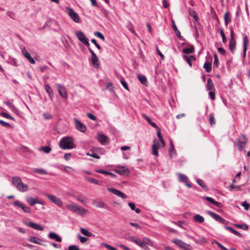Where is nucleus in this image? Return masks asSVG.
I'll return each instance as SVG.
<instances>
[{"label":"nucleus","instance_id":"1","mask_svg":"<svg viewBox=\"0 0 250 250\" xmlns=\"http://www.w3.org/2000/svg\"><path fill=\"white\" fill-rule=\"evenodd\" d=\"M59 146L62 149H72L75 147L74 140L70 137H63L60 142Z\"/></svg>","mask_w":250,"mask_h":250},{"label":"nucleus","instance_id":"2","mask_svg":"<svg viewBox=\"0 0 250 250\" xmlns=\"http://www.w3.org/2000/svg\"><path fill=\"white\" fill-rule=\"evenodd\" d=\"M66 208L70 211L81 216L84 215L88 211L87 210L81 206H78L74 203L71 204H67L66 205Z\"/></svg>","mask_w":250,"mask_h":250},{"label":"nucleus","instance_id":"3","mask_svg":"<svg viewBox=\"0 0 250 250\" xmlns=\"http://www.w3.org/2000/svg\"><path fill=\"white\" fill-rule=\"evenodd\" d=\"M12 182L20 191L24 192L28 189V186L24 184L19 177H14L12 179Z\"/></svg>","mask_w":250,"mask_h":250},{"label":"nucleus","instance_id":"4","mask_svg":"<svg viewBox=\"0 0 250 250\" xmlns=\"http://www.w3.org/2000/svg\"><path fill=\"white\" fill-rule=\"evenodd\" d=\"M247 142V138L244 135L241 136L240 138L237 139L234 142V144L236 145L239 150H242L245 147L246 144Z\"/></svg>","mask_w":250,"mask_h":250},{"label":"nucleus","instance_id":"5","mask_svg":"<svg viewBox=\"0 0 250 250\" xmlns=\"http://www.w3.org/2000/svg\"><path fill=\"white\" fill-rule=\"evenodd\" d=\"M45 196L47 197L49 200L51 201L52 203H53L58 207L60 208L62 207L63 202L60 198L57 197L55 195L49 194H45Z\"/></svg>","mask_w":250,"mask_h":250},{"label":"nucleus","instance_id":"6","mask_svg":"<svg viewBox=\"0 0 250 250\" xmlns=\"http://www.w3.org/2000/svg\"><path fill=\"white\" fill-rule=\"evenodd\" d=\"M230 32V39L229 41V47L231 52L233 53L235 49L236 41L234 37V31L232 26L229 27Z\"/></svg>","mask_w":250,"mask_h":250},{"label":"nucleus","instance_id":"7","mask_svg":"<svg viewBox=\"0 0 250 250\" xmlns=\"http://www.w3.org/2000/svg\"><path fill=\"white\" fill-rule=\"evenodd\" d=\"M88 49L91 54V59L90 61L91 63L92 64L94 68H99L100 66V64L99 62L98 58L91 48L88 47Z\"/></svg>","mask_w":250,"mask_h":250},{"label":"nucleus","instance_id":"8","mask_svg":"<svg viewBox=\"0 0 250 250\" xmlns=\"http://www.w3.org/2000/svg\"><path fill=\"white\" fill-rule=\"evenodd\" d=\"M78 40L84 44L88 48L89 47L90 44L88 42V38L85 36L84 33L81 31H77L76 33Z\"/></svg>","mask_w":250,"mask_h":250},{"label":"nucleus","instance_id":"9","mask_svg":"<svg viewBox=\"0 0 250 250\" xmlns=\"http://www.w3.org/2000/svg\"><path fill=\"white\" fill-rule=\"evenodd\" d=\"M26 202L31 206H34L36 204H39L42 205H45V203L39 200L38 198H33L32 197H27L26 198Z\"/></svg>","mask_w":250,"mask_h":250},{"label":"nucleus","instance_id":"10","mask_svg":"<svg viewBox=\"0 0 250 250\" xmlns=\"http://www.w3.org/2000/svg\"><path fill=\"white\" fill-rule=\"evenodd\" d=\"M207 213L208 215H209L211 217H212L214 219L222 224H227L228 223V221L227 220L221 217L219 215L215 213H214L209 210L207 211Z\"/></svg>","mask_w":250,"mask_h":250},{"label":"nucleus","instance_id":"11","mask_svg":"<svg viewBox=\"0 0 250 250\" xmlns=\"http://www.w3.org/2000/svg\"><path fill=\"white\" fill-rule=\"evenodd\" d=\"M164 146H161V144H159L158 141L156 139H155L153 140L152 146V154L156 157L158 156L159 154L157 150L160 147H163Z\"/></svg>","mask_w":250,"mask_h":250},{"label":"nucleus","instance_id":"12","mask_svg":"<svg viewBox=\"0 0 250 250\" xmlns=\"http://www.w3.org/2000/svg\"><path fill=\"white\" fill-rule=\"evenodd\" d=\"M177 175L179 182L184 183L188 188L191 187V185L188 182V178L186 175L178 173Z\"/></svg>","mask_w":250,"mask_h":250},{"label":"nucleus","instance_id":"13","mask_svg":"<svg viewBox=\"0 0 250 250\" xmlns=\"http://www.w3.org/2000/svg\"><path fill=\"white\" fill-rule=\"evenodd\" d=\"M107 190L108 191L123 199L127 198V196L125 193L116 188H108Z\"/></svg>","mask_w":250,"mask_h":250},{"label":"nucleus","instance_id":"14","mask_svg":"<svg viewBox=\"0 0 250 250\" xmlns=\"http://www.w3.org/2000/svg\"><path fill=\"white\" fill-rule=\"evenodd\" d=\"M74 121L75 123L77 129L82 132H85L86 131V126L77 119L74 118Z\"/></svg>","mask_w":250,"mask_h":250},{"label":"nucleus","instance_id":"15","mask_svg":"<svg viewBox=\"0 0 250 250\" xmlns=\"http://www.w3.org/2000/svg\"><path fill=\"white\" fill-rule=\"evenodd\" d=\"M57 86L60 95L63 98H67L68 94L65 87L59 83L57 84Z\"/></svg>","mask_w":250,"mask_h":250},{"label":"nucleus","instance_id":"16","mask_svg":"<svg viewBox=\"0 0 250 250\" xmlns=\"http://www.w3.org/2000/svg\"><path fill=\"white\" fill-rule=\"evenodd\" d=\"M68 14L70 18L75 22H79L80 18L79 15L72 8L68 9Z\"/></svg>","mask_w":250,"mask_h":250},{"label":"nucleus","instance_id":"17","mask_svg":"<svg viewBox=\"0 0 250 250\" xmlns=\"http://www.w3.org/2000/svg\"><path fill=\"white\" fill-rule=\"evenodd\" d=\"M21 53L24 57L28 60V61L32 64H35V61L34 59L31 57L30 53L26 50L25 48H23L21 50Z\"/></svg>","mask_w":250,"mask_h":250},{"label":"nucleus","instance_id":"18","mask_svg":"<svg viewBox=\"0 0 250 250\" xmlns=\"http://www.w3.org/2000/svg\"><path fill=\"white\" fill-rule=\"evenodd\" d=\"M127 239L129 241L134 242L135 244H136L137 245H138L142 248L145 245L143 239L142 240V241H141L140 240L135 238L134 236H130Z\"/></svg>","mask_w":250,"mask_h":250},{"label":"nucleus","instance_id":"19","mask_svg":"<svg viewBox=\"0 0 250 250\" xmlns=\"http://www.w3.org/2000/svg\"><path fill=\"white\" fill-rule=\"evenodd\" d=\"M25 225L30 228H32L36 229V230H41V231H42L44 230V228L40 226L39 225H38L36 223H33L32 222H30L29 223H25Z\"/></svg>","mask_w":250,"mask_h":250},{"label":"nucleus","instance_id":"20","mask_svg":"<svg viewBox=\"0 0 250 250\" xmlns=\"http://www.w3.org/2000/svg\"><path fill=\"white\" fill-rule=\"evenodd\" d=\"M48 237L52 240H55L58 242H61L62 241V238L56 233L54 232H50L48 234Z\"/></svg>","mask_w":250,"mask_h":250},{"label":"nucleus","instance_id":"21","mask_svg":"<svg viewBox=\"0 0 250 250\" xmlns=\"http://www.w3.org/2000/svg\"><path fill=\"white\" fill-rule=\"evenodd\" d=\"M249 43V40L246 36H245L243 40V58L245 59L246 56V51L248 48V45Z\"/></svg>","mask_w":250,"mask_h":250},{"label":"nucleus","instance_id":"22","mask_svg":"<svg viewBox=\"0 0 250 250\" xmlns=\"http://www.w3.org/2000/svg\"><path fill=\"white\" fill-rule=\"evenodd\" d=\"M114 171L117 173L123 175L125 174L127 172H128V169L125 167L122 166L117 167L114 170Z\"/></svg>","mask_w":250,"mask_h":250},{"label":"nucleus","instance_id":"23","mask_svg":"<svg viewBox=\"0 0 250 250\" xmlns=\"http://www.w3.org/2000/svg\"><path fill=\"white\" fill-rule=\"evenodd\" d=\"M202 198L204 199H206L208 201L213 204L216 207H221L222 205V204L221 203L214 201V199L211 197L208 196H203Z\"/></svg>","mask_w":250,"mask_h":250},{"label":"nucleus","instance_id":"24","mask_svg":"<svg viewBox=\"0 0 250 250\" xmlns=\"http://www.w3.org/2000/svg\"><path fill=\"white\" fill-rule=\"evenodd\" d=\"M183 57L187 61V62L188 63V64L190 67L192 66V62H195L196 60L195 58L191 55H184Z\"/></svg>","mask_w":250,"mask_h":250},{"label":"nucleus","instance_id":"25","mask_svg":"<svg viewBox=\"0 0 250 250\" xmlns=\"http://www.w3.org/2000/svg\"><path fill=\"white\" fill-rule=\"evenodd\" d=\"M172 242L181 248H185V246L187 245L185 243L178 239H173Z\"/></svg>","mask_w":250,"mask_h":250},{"label":"nucleus","instance_id":"26","mask_svg":"<svg viewBox=\"0 0 250 250\" xmlns=\"http://www.w3.org/2000/svg\"><path fill=\"white\" fill-rule=\"evenodd\" d=\"M142 117L145 119L147 122H148V123L149 124H150L151 125H152L153 127L156 128H158V126L157 125L153 122L151 119L145 114H142Z\"/></svg>","mask_w":250,"mask_h":250},{"label":"nucleus","instance_id":"27","mask_svg":"<svg viewBox=\"0 0 250 250\" xmlns=\"http://www.w3.org/2000/svg\"><path fill=\"white\" fill-rule=\"evenodd\" d=\"M32 172L40 174L41 175H46L47 174V172L44 169L40 168H34L32 169Z\"/></svg>","mask_w":250,"mask_h":250},{"label":"nucleus","instance_id":"28","mask_svg":"<svg viewBox=\"0 0 250 250\" xmlns=\"http://www.w3.org/2000/svg\"><path fill=\"white\" fill-rule=\"evenodd\" d=\"M93 205L96 206L97 208H105V204L102 201H99L97 200H93Z\"/></svg>","mask_w":250,"mask_h":250},{"label":"nucleus","instance_id":"29","mask_svg":"<svg viewBox=\"0 0 250 250\" xmlns=\"http://www.w3.org/2000/svg\"><path fill=\"white\" fill-rule=\"evenodd\" d=\"M97 139L101 144L104 145L106 142L107 137L103 134H99L98 135Z\"/></svg>","mask_w":250,"mask_h":250},{"label":"nucleus","instance_id":"30","mask_svg":"<svg viewBox=\"0 0 250 250\" xmlns=\"http://www.w3.org/2000/svg\"><path fill=\"white\" fill-rule=\"evenodd\" d=\"M29 241L31 243L40 245L41 244V242L42 241V240L35 236H31L29 238Z\"/></svg>","mask_w":250,"mask_h":250},{"label":"nucleus","instance_id":"31","mask_svg":"<svg viewBox=\"0 0 250 250\" xmlns=\"http://www.w3.org/2000/svg\"><path fill=\"white\" fill-rule=\"evenodd\" d=\"M193 220L195 222L202 223L204 222L205 219L204 218L199 214H196L193 216Z\"/></svg>","mask_w":250,"mask_h":250},{"label":"nucleus","instance_id":"32","mask_svg":"<svg viewBox=\"0 0 250 250\" xmlns=\"http://www.w3.org/2000/svg\"><path fill=\"white\" fill-rule=\"evenodd\" d=\"M225 229L228 230L230 231L231 233L234 234L235 235L238 237L241 236V234L240 233H239V232H238L237 231H236V230H235L234 229L231 227L225 226Z\"/></svg>","mask_w":250,"mask_h":250},{"label":"nucleus","instance_id":"33","mask_svg":"<svg viewBox=\"0 0 250 250\" xmlns=\"http://www.w3.org/2000/svg\"><path fill=\"white\" fill-rule=\"evenodd\" d=\"M195 242L200 245H203L205 244H208V241L206 238L202 237L200 239L196 240Z\"/></svg>","mask_w":250,"mask_h":250},{"label":"nucleus","instance_id":"34","mask_svg":"<svg viewBox=\"0 0 250 250\" xmlns=\"http://www.w3.org/2000/svg\"><path fill=\"white\" fill-rule=\"evenodd\" d=\"M194 51V48L193 46H191L190 47L185 48L183 49V52L187 54H192Z\"/></svg>","mask_w":250,"mask_h":250},{"label":"nucleus","instance_id":"35","mask_svg":"<svg viewBox=\"0 0 250 250\" xmlns=\"http://www.w3.org/2000/svg\"><path fill=\"white\" fill-rule=\"evenodd\" d=\"M21 209L23 210V211L25 213H30L31 212V209L26 205H25L23 203L22 204V206L20 208Z\"/></svg>","mask_w":250,"mask_h":250},{"label":"nucleus","instance_id":"36","mask_svg":"<svg viewBox=\"0 0 250 250\" xmlns=\"http://www.w3.org/2000/svg\"><path fill=\"white\" fill-rule=\"evenodd\" d=\"M157 136L160 141V144H161V146H165V142H164V140L161 135V130L159 128H158V130L157 131Z\"/></svg>","mask_w":250,"mask_h":250},{"label":"nucleus","instance_id":"37","mask_svg":"<svg viewBox=\"0 0 250 250\" xmlns=\"http://www.w3.org/2000/svg\"><path fill=\"white\" fill-rule=\"evenodd\" d=\"M137 78L142 84H146L147 83V79L146 76L138 74L137 75Z\"/></svg>","mask_w":250,"mask_h":250},{"label":"nucleus","instance_id":"38","mask_svg":"<svg viewBox=\"0 0 250 250\" xmlns=\"http://www.w3.org/2000/svg\"><path fill=\"white\" fill-rule=\"evenodd\" d=\"M203 67L206 69L207 72L209 73L211 70V63L206 62L204 63Z\"/></svg>","mask_w":250,"mask_h":250},{"label":"nucleus","instance_id":"39","mask_svg":"<svg viewBox=\"0 0 250 250\" xmlns=\"http://www.w3.org/2000/svg\"><path fill=\"white\" fill-rule=\"evenodd\" d=\"M224 18L225 20V24L226 26H228L229 22L231 21V19L229 17V13L228 12L225 13Z\"/></svg>","mask_w":250,"mask_h":250},{"label":"nucleus","instance_id":"40","mask_svg":"<svg viewBox=\"0 0 250 250\" xmlns=\"http://www.w3.org/2000/svg\"><path fill=\"white\" fill-rule=\"evenodd\" d=\"M214 88V85L211 79H208L207 81V89L208 90H211Z\"/></svg>","mask_w":250,"mask_h":250},{"label":"nucleus","instance_id":"41","mask_svg":"<svg viewBox=\"0 0 250 250\" xmlns=\"http://www.w3.org/2000/svg\"><path fill=\"white\" fill-rule=\"evenodd\" d=\"M143 240L146 245H148L151 247H153L154 245L152 241L149 238L147 237H144Z\"/></svg>","mask_w":250,"mask_h":250},{"label":"nucleus","instance_id":"42","mask_svg":"<svg viewBox=\"0 0 250 250\" xmlns=\"http://www.w3.org/2000/svg\"><path fill=\"white\" fill-rule=\"evenodd\" d=\"M133 25L131 22L128 21L127 24L126 25V28L133 34L135 35H137V33L135 31L133 28Z\"/></svg>","mask_w":250,"mask_h":250},{"label":"nucleus","instance_id":"43","mask_svg":"<svg viewBox=\"0 0 250 250\" xmlns=\"http://www.w3.org/2000/svg\"><path fill=\"white\" fill-rule=\"evenodd\" d=\"M81 233L84 235L88 237H90L92 235V233L89 231H88L86 229L84 228L81 229Z\"/></svg>","mask_w":250,"mask_h":250},{"label":"nucleus","instance_id":"44","mask_svg":"<svg viewBox=\"0 0 250 250\" xmlns=\"http://www.w3.org/2000/svg\"><path fill=\"white\" fill-rule=\"evenodd\" d=\"M172 27L173 30L175 31L176 35L179 37H181V33L179 30L177 29V26H176L174 21H172Z\"/></svg>","mask_w":250,"mask_h":250},{"label":"nucleus","instance_id":"45","mask_svg":"<svg viewBox=\"0 0 250 250\" xmlns=\"http://www.w3.org/2000/svg\"><path fill=\"white\" fill-rule=\"evenodd\" d=\"M85 180L88 181L89 182L94 184L95 185L99 184V182L97 179L92 178H88V177H86L85 178Z\"/></svg>","mask_w":250,"mask_h":250},{"label":"nucleus","instance_id":"46","mask_svg":"<svg viewBox=\"0 0 250 250\" xmlns=\"http://www.w3.org/2000/svg\"><path fill=\"white\" fill-rule=\"evenodd\" d=\"M40 150L43 151L46 153H49L51 150V148L49 146H45L42 147L40 148Z\"/></svg>","mask_w":250,"mask_h":250},{"label":"nucleus","instance_id":"47","mask_svg":"<svg viewBox=\"0 0 250 250\" xmlns=\"http://www.w3.org/2000/svg\"><path fill=\"white\" fill-rule=\"evenodd\" d=\"M235 226L237 228L245 230H247L249 228L248 226L246 224H236Z\"/></svg>","mask_w":250,"mask_h":250},{"label":"nucleus","instance_id":"48","mask_svg":"<svg viewBox=\"0 0 250 250\" xmlns=\"http://www.w3.org/2000/svg\"><path fill=\"white\" fill-rule=\"evenodd\" d=\"M190 15L194 19L196 22H198L199 21V18H198L197 14L195 11H190Z\"/></svg>","mask_w":250,"mask_h":250},{"label":"nucleus","instance_id":"49","mask_svg":"<svg viewBox=\"0 0 250 250\" xmlns=\"http://www.w3.org/2000/svg\"><path fill=\"white\" fill-rule=\"evenodd\" d=\"M94 34L95 36L101 39L103 41L104 40V37L101 32H100L99 31H96V32H94Z\"/></svg>","mask_w":250,"mask_h":250},{"label":"nucleus","instance_id":"50","mask_svg":"<svg viewBox=\"0 0 250 250\" xmlns=\"http://www.w3.org/2000/svg\"><path fill=\"white\" fill-rule=\"evenodd\" d=\"M45 89L48 94H50L53 93V90L49 84H46L45 85Z\"/></svg>","mask_w":250,"mask_h":250},{"label":"nucleus","instance_id":"51","mask_svg":"<svg viewBox=\"0 0 250 250\" xmlns=\"http://www.w3.org/2000/svg\"><path fill=\"white\" fill-rule=\"evenodd\" d=\"M22 204L23 203L19 200H15L13 203V205L18 208H20Z\"/></svg>","mask_w":250,"mask_h":250},{"label":"nucleus","instance_id":"52","mask_svg":"<svg viewBox=\"0 0 250 250\" xmlns=\"http://www.w3.org/2000/svg\"><path fill=\"white\" fill-rule=\"evenodd\" d=\"M220 33L221 35V36L222 38V41L224 43H225L227 42V39L225 36V34L224 32V31L222 29H220Z\"/></svg>","mask_w":250,"mask_h":250},{"label":"nucleus","instance_id":"53","mask_svg":"<svg viewBox=\"0 0 250 250\" xmlns=\"http://www.w3.org/2000/svg\"><path fill=\"white\" fill-rule=\"evenodd\" d=\"M106 89L109 90L110 91H112L113 90V84L111 83H105Z\"/></svg>","mask_w":250,"mask_h":250},{"label":"nucleus","instance_id":"54","mask_svg":"<svg viewBox=\"0 0 250 250\" xmlns=\"http://www.w3.org/2000/svg\"><path fill=\"white\" fill-rule=\"evenodd\" d=\"M77 199L83 204H85L86 202V198L84 196H79L77 197Z\"/></svg>","mask_w":250,"mask_h":250},{"label":"nucleus","instance_id":"55","mask_svg":"<svg viewBox=\"0 0 250 250\" xmlns=\"http://www.w3.org/2000/svg\"><path fill=\"white\" fill-rule=\"evenodd\" d=\"M102 246H103L104 247L107 248L109 250H117L116 248L113 247L111 245H109L106 243H103L102 244Z\"/></svg>","mask_w":250,"mask_h":250},{"label":"nucleus","instance_id":"56","mask_svg":"<svg viewBox=\"0 0 250 250\" xmlns=\"http://www.w3.org/2000/svg\"><path fill=\"white\" fill-rule=\"evenodd\" d=\"M214 60L213 65L214 66H215L216 67H218L219 62V59H218V58L216 54H215L214 55Z\"/></svg>","mask_w":250,"mask_h":250},{"label":"nucleus","instance_id":"57","mask_svg":"<svg viewBox=\"0 0 250 250\" xmlns=\"http://www.w3.org/2000/svg\"><path fill=\"white\" fill-rule=\"evenodd\" d=\"M1 115L3 117H5V118H6L7 119H11L12 120H14V118H13L12 116H11L9 114H8V113H6L5 112H2L1 113H0Z\"/></svg>","mask_w":250,"mask_h":250},{"label":"nucleus","instance_id":"58","mask_svg":"<svg viewBox=\"0 0 250 250\" xmlns=\"http://www.w3.org/2000/svg\"><path fill=\"white\" fill-rule=\"evenodd\" d=\"M78 237L79 239L81 242L82 243H84L86 242L87 240V238L83 237L79 234L78 235Z\"/></svg>","mask_w":250,"mask_h":250},{"label":"nucleus","instance_id":"59","mask_svg":"<svg viewBox=\"0 0 250 250\" xmlns=\"http://www.w3.org/2000/svg\"><path fill=\"white\" fill-rule=\"evenodd\" d=\"M209 120L211 125H213L215 124L214 117L212 114H210L209 115Z\"/></svg>","mask_w":250,"mask_h":250},{"label":"nucleus","instance_id":"60","mask_svg":"<svg viewBox=\"0 0 250 250\" xmlns=\"http://www.w3.org/2000/svg\"><path fill=\"white\" fill-rule=\"evenodd\" d=\"M169 155L171 157H172L173 155H175L176 152L174 149V147L172 148V147H170L169 149Z\"/></svg>","mask_w":250,"mask_h":250},{"label":"nucleus","instance_id":"61","mask_svg":"<svg viewBox=\"0 0 250 250\" xmlns=\"http://www.w3.org/2000/svg\"><path fill=\"white\" fill-rule=\"evenodd\" d=\"M214 242L217 244V245L222 250H228L226 247H224L222 245H221L218 242L214 240Z\"/></svg>","mask_w":250,"mask_h":250},{"label":"nucleus","instance_id":"62","mask_svg":"<svg viewBox=\"0 0 250 250\" xmlns=\"http://www.w3.org/2000/svg\"><path fill=\"white\" fill-rule=\"evenodd\" d=\"M43 117L46 120H49L52 118V115L50 114L47 113H43Z\"/></svg>","mask_w":250,"mask_h":250},{"label":"nucleus","instance_id":"63","mask_svg":"<svg viewBox=\"0 0 250 250\" xmlns=\"http://www.w3.org/2000/svg\"><path fill=\"white\" fill-rule=\"evenodd\" d=\"M196 182L203 188H206V186L205 184H204L203 181L200 179H196Z\"/></svg>","mask_w":250,"mask_h":250},{"label":"nucleus","instance_id":"64","mask_svg":"<svg viewBox=\"0 0 250 250\" xmlns=\"http://www.w3.org/2000/svg\"><path fill=\"white\" fill-rule=\"evenodd\" d=\"M67 250H78V247L76 245L69 246Z\"/></svg>","mask_w":250,"mask_h":250}]
</instances>
